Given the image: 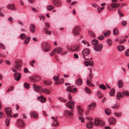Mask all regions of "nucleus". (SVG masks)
I'll return each mask as SVG.
<instances>
[{
  "label": "nucleus",
  "instance_id": "1",
  "mask_svg": "<svg viewBox=\"0 0 129 129\" xmlns=\"http://www.w3.org/2000/svg\"><path fill=\"white\" fill-rule=\"evenodd\" d=\"M125 95L126 96H129V92L126 91H123L122 92H118L116 94V98L117 100H119L120 98L124 97Z\"/></svg>",
  "mask_w": 129,
  "mask_h": 129
},
{
  "label": "nucleus",
  "instance_id": "2",
  "mask_svg": "<svg viewBox=\"0 0 129 129\" xmlns=\"http://www.w3.org/2000/svg\"><path fill=\"white\" fill-rule=\"evenodd\" d=\"M19 60L18 59H16L15 61L16 65L14 67V68L12 69V71L14 72H16L19 70L21 67V64L20 63Z\"/></svg>",
  "mask_w": 129,
  "mask_h": 129
},
{
  "label": "nucleus",
  "instance_id": "3",
  "mask_svg": "<svg viewBox=\"0 0 129 129\" xmlns=\"http://www.w3.org/2000/svg\"><path fill=\"white\" fill-rule=\"evenodd\" d=\"M82 54L83 57L85 60H87L89 59L88 55L89 54V49L87 48H85L83 50Z\"/></svg>",
  "mask_w": 129,
  "mask_h": 129
},
{
  "label": "nucleus",
  "instance_id": "4",
  "mask_svg": "<svg viewBox=\"0 0 129 129\" xmlns=\"http://www.w3.org/2000/svg\"><path fill=\"white\" fill-rule=\"evenodd\" d=\"M94 125L95 126L99 125L102 126L105 125V123L102 121H100L98 118H96L94 120Z\"/></svg>",
  "mask_w": 129,
  "mask_h": 129
},
{
  "label": "nucleus",
  "instance_id": "5",
  "mask_svg": "<svg viewBox=\"0 0 129 129\" xmlns=\"http://www.w3.org/2000/svg\"><path fill=\"white\" fill-rule=\"evenodd\" d=\"M103 48V45L100 44L95 45L94 47V49L95 51L100 52L102 51Z\"/></svg>",
  "mask_w": 129,
  "mask_h": 129
},
{
  "label": "nucleus",
  "instance_id": "6",
  "mask_svg": "<svg viewBox=\"0 0 129 129\" xmlns=\"http://www.w3.org/2000/svg\"><path fill=\"white\" fill-rule=\"evenodd\" d=\"M81 30V28L79 26H76L73 29L72 32L73 35L77 36L79 35L78 32Z\"/></svg>",
  "mask_w": 129,
  "mask_h": 129
},
{
  "label": "nucleus",
  "instance_id": "7",
  "mask_svg": "<svg viewBox=\"0 0 129 129\" xmlns=\"http://www.w3.org/2000/svg\"><path fill=\"white\" fill-rule=\"evenodd\" d=\"M70 49L72 52H76L79 51L80 48L78 46L74 45L71 46Z\"/></svg>",
  "mask_w": 129,
  "mask_h": 129
},
{
  "label": "nucleus",
  "instance_id": "8",
  "mask_svg": "<svg viewBox=\"0 0 129 129\" xmlns=\"http://www.w3.org/2000/svg\"><path fill=\"white\" fill-rule=\"evenodd\" d=\"M64 115L67 117H71L74 114L73 110L72 109L70 111L67 110H65L64 112Z\"/></svg>",
  "mask_w": 129,
  "mask_h": 129
},
{
  "label": "nucleus",
  "instance_id": "9",
  "mask_svg": "<svg viewBox=\"0 0 129 129\" xmlns=\"http://www.w3.org/2000/svg\"><path fill=\"white\" fill-rule=\"evenodd\" d=\"M41 78L39 76L35 75L33 77H31L30 78V80L32 82H37L40 80Z\"/></svg>",
  "mask_w": 129,
  "mask_h": 129
},
{
  "label": "nucleus",
  "instance_id": "10",
  "mask_svg": "<svg viewBox=\"0 0 129 129\" xmlns=\"http://www.w3.org/2000/svg\"><path fill=\"white\" fill-rule=\"evenodd\" d=\"M5 111L6 114L8 116H9L11 117H12V110L9 107H7L5 109Z\"/></svg>",
  "mask_w": 129,
  "mask_h": 129
},
{
  "label": "nucleus",
  "instance_id": "11",
  "mask_svg": "<svg viewBox=\"0 0 129 129\" xmlns=\"http://www.w3.org/2000/svg\"><path fill=\"white\" fill-rule=\"evenodd\" d=\"M42 48L43 51H49V49H48L49 47V45L46 43H43L42 45Z\"/></svg>",
  "mask_w": 129,
  "mask_h": 129
},
{
  "label": "nucleus",
  "instance_id": "12",
  "mask_svg": "<svg viewBox=\"0 0 129 129\" xmlns=\"http://www.w3.org/2000/svg\"><path fill=\"white\" fill-rule=\"evenodd\" d=\"M52 3L54 6L59 7L61 5V3L59 0H52Z\"/></svg>",
  "mask_w": 129,
  "mask_h": 129
},
{
  "label": "nucleus",
  "instance_id": "13",
  "mask_svg": "<svg viewBox=\"0 0 129 129\" xmlns=\"http://www.w3.org/2000/svg\"><path fill=\"white\" fill-rule=\"evenodd\" d=\"M16 124L17 126L20 127H23L24 126L23 121L21 119H18L17 120Z\"/></svg>",
  "mask_w": 129,
  "mask_h": 129
},
{
  "label": "nucleus",
  "instance_id": "14",
  "mask_svg": "<svg viewBox=\"0 0 129 129\" xmlns=\"http://www.w3.org/2000/svg\"><path fill=\"white\" fill-rule=\"evenodd\" d=\"M21 77V75L18 73H16L14 74V79L17 81H19Z\"/></svg>",
  "mask_w": 129,
  "mask_h": 129
},
{
  "label": "nucleus",
  "instance_id": "15",
  "mask_svg": "<svg viewBox=\"0 0 129 129\" xmlns=\"http://www.w3.org/2000/svg\"><path fill=\"white\" fill-rule=\"evenodd\" d=\"M113 3H112L111 6L112 8H117L120 6V4H118L117 3H114V2H117V0H112Z\"/></svg>",
  "mask_w": 129,
  "mask_h": 129
},
{
  "label": "nucleus",
  "instance_id": "16",
  "mask_svg": "<svg viewBox=\"0 0 129 129\" xmlns=\"http://www.w3.org/2000/svg\"><path fill=\"white\" fill-rule=\"evenodd\" d=\"M30 115L31 117L35 119H37L39 117L38 115L35 111L31 112Z\"/></svg>",
  "mask_w": 129,
  "mask_h": 129
},
{
  "label": "nucleus",
  "instance_id": "17",
  "mask_svg": "<svg viewBox=\"0 0 129 129\" xmlns=\"http://www.w3.org/2000/svg\"><path fill=\"white\" fill-rule=\"evenodd\" d=\"M96 103L94 102H92L90 105H89V110H93L96 107Z\"/></svg>",
  "mask_w": 129,
  "mask_h": 129
},
{
  "label": "nucleus",
  "instance_id": "18",
  "mask_svg": "<svg viewBox=\"0 0 129 129\" xmlns=\"http://www.w3.org/2000/svg\"><path fill=\"white\" fill-rule=\"evenodd\" d=\"M38 99L42 103L45 102L46 101V99L44 98L42 95L40 96H38Z\"/></svg>",
  "mask_w": 129,
  "mask_h": 129
},
{
  "label": "nucleus",
  "instance_id": "19",
  "mask_svg": "<svg viewBox=\"0 0 129 129\" xmlns=\"http://www.w3.org/2000/svg\"><path fill=\"white\" fill-rule=\"evenodd\" d=\"M108 122L110 123V124H114L116 122V119L113 117H110L108 119Z\"/></svg>",
  "mask_w": 129,
  "mask_h": 129
},
{
  "label": "nucleus",
  "instance_id": "20",
  "mask_svg": "<svg viewBox=\"0 0 129 129\" xmlns=\"http://www.w3.org/2000/svg\"><path fill=\"white\" fill-rule=\"evenodd\" d=\"M74 104L75 103L73 101H68V102L67 103H66V106L67 107L69 108L70 109H72L73 106L70 105L69 104L71 105H74Z\"/></svg>",
  "mask_w": 129,
  "mask_h": 129
},
{
  "label": "nucleus",
  "instance_id": "21",
  "mask_svg": "<svg viewBox=\"0 0 129 129\" xmlns=\"http://www.w3.org/2000/svg\"><path fill=\"white\" fill-rule=\"evenodd\" d=\"M35 25L33 24H31L29 26V29L32 33H34L35 31Z\"/></svg>",
  "mask_w": 129,
  "mask_h": 129
},
{
  "label": "nucleus",
  "instance_id": "22",
  "mask_svg": "<svg viewBox=\"0 0 129 129\" xmlns=\"http://www.w3.org/2000/svg\"><path fill=\"white\" fill-rule=\"evenodd\" d=\"M33 88L36 91H39L40 90H41L42 89L41 87L36 85L35 84H34L33 85Z\"/></svg>",
  "mask_w": 129,
  "mask_h": 129
},
{
  "label": "nucleus",
  "instance_id": "23",
  "mask_svg": "<svg viewBox=\"0 0 129 129\" xmlns=\"http://www.w3.org/2000/svg\"><path fill=\"white\" fill-rule=\"evenodd\" d=\"M41 90L43 92L47 94H50L51 92L50 90L47 88H43Z\"/></svg>",
  "mask_w": 129,
  "mask_h": 129
},
{
  "label": "nucleus",
  "instance_id": "24",
  "mask_svg": "<svg viewBox=\"0 0 129 129\" xmlns=\"http://www.w3.org/2000/svg\"><path fill=\"white\" fill-rule=\"evenodd\" d=\"M77 108L78 110V112L79 115L81 116L83 115V111L82 108L79 106L77 107Z\"/></svg>",
  "mask_w": 129,
  "mask_h": 129
},
{
  "label": "nucleus",
  "instance_id": "25",
  "mask_svg": "<svg viewBox=\"0 0 129 129\" xmlns=\"http://www.w3.org/2000/svg\"><path fill=\"white\" fill-rule=\"evenodd\" d=\"M55 50L56 52L57 53H60L63 50L62 48L60 47H58L54 49Z\"/></svg>",
  "mask_w": 129,
  "mask_h": 129
},
{
  "label": "nucleus",
  "instance_id": "26",
  "mask_svg": "<svg viewBox=\"0 0 129 129\" xmlns=\"http://www.w3.org/2000/svg\"><path fill=\"white\" fill-rule=\"evenodd\" d=\"M82 82V80L80 78L78 79L76 81V84L79 86L81 85Z\"/></svg>",
  "mask_w": 129,
  "mask_h": 129
},
{
  "label": "nucleus",
  "instance_id": "27",
  "mask_svg": "<svg viewBox=\"0 0 129 129\" xmlns=\"http://www.w3.org/2000/svg\"><path fill=\"white\" fill-rule=\"evenodd\" d=\"M118 85L119 88L122 87L123 86V84L121 80H119L118 82Z\"/></svg>",
  "mask_w": 129,
  "mask_h": 129
},
{
  "label": "nucleus",
  "instance_id": "28",
  "mask_svg": "<svg viewBox=\"0 0 129 129\" xmlns=\"http://www.w3.org/2000/svg\"><path fill=\"white\" fill-rule=\"evenodd\" d=\"M108 46L110 47L112 46V42L110 39H107L106 41Z\"/></svg>",
  "mask_w": 129,
  "mask_h": 129
},
{
  "label": "nucleus",
  "instance_id": "29",
  "mask_svg": "<svg viewBox=\"0 0 129 129\" xmlns=\"http://www.w3.org/2000/svg\"><path fill=\"white\" fill-rule=\"evenodd\" d=\"M7 8L9 10H14V4H13L9 5L7 7Z\"/></svg>",
  "mask_w": 129,
  "mask_h": 129
},
{
  "label": "nucleus",
  "instance_id": "30",
  "mask_svg": "<svg viewBox=\"0 0 129 129\" xmlns=\"http://www.w3.org/2000/svg\"><path fill=\"white\" fill-rule=\"evenodd\" d=\"M89 69H90V70L89 71V78H90V79H92L93 76V74L92 72V68H89Z\"/></svg>",
  "mask_w": 129,
  "mask_h": 129
},
{
  "label": "nucleus",
  "instance_id": "31",
  "mask_svg": "<svg viewBox=\"0 0 129 129\" xmlns=\"http://www.w3.org/2000/svg\"><path fill=\"white\" fill-rule=\"evenodd\" d=\"M93 119L92 118L89 117V128L92 127L93 126V123L91 121Z\"/></svg>",
  "mask_w": 129,
  "mask_h": 129
},
{
  "label": "nucleus",
  "instance_id": "32",
  "mask_svg": "<svg viewBox=\"0 0 129 129\" xmlns=\"http://www.w3.org/2000/svg\"><path fill=\"white\" fill-rule=\"evenodd\" d=\"M54 8V7L53 6L50 5L47 6L46 7V9L48 11H50L52 10Z\"/></svg>",
  "mask_w": 129,
  "mask_h": 129
},
{
  "label": "nucleus",
  "instance_id": "33",
  "mask_svg": "<svg viewBox=\"0 0 129 129\" xmlns=\"http://www.w3.org/2000/svg\"><path fill=\"white\" fill-rule=\"evenodd\" d=\"M115 91L114 89H111L109 92L110 95L111 96H113L115 94Z\"/></svg>",
  "mask_w": 129,
  "mask_h": 129
},
{
  "label": "nucleus",
  "instance_id": "34",
  "mask_svg": "<svg viewBox=\"0 0 129 129\" xmlns=\"http://www.w3.org/2000/svg\"><path fill=\"white\" fill-rule=\"evenodd\" d=\"M113 33L114 35H118L119 34L118 29L116 28H114L113 30Z\"/></svg>",
  "mask_w": 129,
  "mask_h": 129
},
{
  "label": "nucleus",
  "instance_id": "35",
  "mask_svg": "<svg viewBox=\"0 0 129 129\" xmlns=\"http://www.w3.org/2000/svg\"><path fill=\"white\" fill-rule=\"evenodd\" d=\"M54 121L52 123V125L53 126H56L58 125V123L56 119L53 120Z\"/></svg>",
  "mask_w": 129,
  "mask_h": 129
},
{
  "label": "nucleus",
  "instance_id": "36",
  "mask_svg": "<svg viewBox=\"0 0 129 129\" xmlns=\"http://www.w3.org/2000/svg\"><path fill=\"white\" fill-rule=\"evenodd\" d=\"M92 59L91 57L89 59V66L92 67L94 66V63L93 61L91 60Z\"/></svg>",
  "mask_w": 129,
  "mask_h": 129
},
{
  "label": "nucleus",
  "instance_id": "37",
  "mask_svg": "<svg viewBox=\"0 0 129 129\" xmlns=\"http://www.w3.org/2000/svg\"><path fill=\"white\" fill-rule=\"evenodd\" d=\"M30 40L29 37H27L24 41V43L25 44H28Z\"/></svg>",
  "mask_w": 129,
  "mask_h": 129
},
{
  "label": "nucleus",
  "instance_id": "38",
  "mask_svg": "<svg viewBox=\"0 0 129 129\" xmlns=\"http://www.w3.org/2000/svg\"><path fill=\"white\" fill-rule=\"evenodd\" d=\"M73 87L71 86H68L66 89V91L72 92L73 90Z\"/></svg>",
  "mask_w": 129,
  "mask_h": 129
},
{
  "label": "nucleus",
  "instance_id": "39",
  "mask_svg": "<svg viewBox=\"0 0 129 129\" xmlns=\"http://www.w3.org/2000/svg\"><path fill=\"white\" fill-rule=\"evenodd\" d=\"M98 97L99 98H101L103 97L102 93L100 91H98L97 93Z\"/></svg>",
  "mask_w": 129,
  "mask_h": 129
},
{
  "label": "nucleus",
  "instance_id": "40",
  "mask_svg": "<svg viewBox=\"0 0 129 129\" xmlns=\"http://www.w3.org/2000/svg\"><path fill=\"white\" fill-rule=\"evenodd\" d=\"M117 48L119 51H121L124 49V47L122 45H120L118 46Z\"/></svg>",
  "mask_w": 129,
  "mask_h": 129
},
{
  "label": "nucleus",
  "instance_id": "41",
  "mask_svg": "<svg viewBox=\"0 0 129 129\" xmlns=\"http://www.w3.org/2000/svg\"><path fill=\"white\" fill-rule=\"evenodd\" d=\"M105 112L108 115H110L111 113V110L108 108L105 109Z\"/></svg>",
  "mask_w": 129,
  "mask_h": 129
},
{
  "label": "nucleus",
  "instance_id": "42",
  "mask_svg": "<svg viewBox=\"0 0 129 129\" xmlns=\"http://www.w3.org/2000/svg\"><path fill=\"white\" fill-rule=\"evenodd\" d=\"M10 118L9 117L7 118L5 120V123L6 125L8 126L10 123Z\"/></svg>",
  "mask_w": 129,
  "mask_h": 129
},
{
  "label": "nucleus",
  "instance_id": "43",
  "mask_svg": "<svg viewBox=\"0 0 129 129\" xmlns=\"http://www.w3.org/2000/svg\"><path fill=\"white\" fill-rule=\"evenodd\" d=\"M91 43L93 45H96L98 44V42L96 39H94L91 41Z\"/></svg>",
  "mask_w": 129,
  "mask_h": 129
},
{
  "label": "nucleus",
  "instance_id": "44",
  "mask_svg": "<svg viewBox=\"0 0 129 129\" xmlns=\"http://www.w3.org/2000/svg\"><path fill=\"white\" fill-rule=\"evenodd\" d=\"M99 87L100 88L102 89L103 90H105L106 89V87L105 86L102 84L99 85Z\"/></svg>",
  "mask_w": 129,
  "mask_h": 129
},
{
  "label": "nucleus",
  "instance_id": "45",
  "mask_svg": "<svg viewBox=\"0 0 129 129\" xmlns=\"http://www.w3.org/2000/svg\"><path fill=\"white\" fill-rule=\"evenodd\" d=\"M30 85L26 82L24 84V86L25 88L26 89H28L29 88Z\"/></svg>",
  "mask_w": 129,
  "mask_h": 129
},
{
  "label": "nucleus",
  "instance_id": "46",
  "mask_svg": "<svg viewBox=\"0 0 129 129\" xmlns=\"http://www.w3.org/2000/svg\"><path fill=\"white\" fill-rule=\"evenodd\" d=\"M26 37V36L24 34H22L20 36V38L22 40L24 39Z\"/></svg>",
  "mask_w": 129,
  "mask_h": 129
},
{
  "label": "nucleus",
  "instance_id": "47",
  "mask_svg": "<svg viewBox=\"0 0 129 129\" xmlns=\"http://www.w3.org/2000/svg\"><path fill=\"white\" fill-rule=\"evenodd\" d=\"M118 12L119 14V16L120 17H122L123 15V13L121 12L120 9H118Z\"/></svg>",
  "mask_w": 129,
  "mask_h": 129
},
{
  "label": "nucleus",
  "instance_id": "48",
  "mask_svg": "<svg viewBox=\"0 0 129 129\" xmlns=\"http://www.w3.org/2000/svg\"><path fill=\"white\" fill-rule=\"evenodd\" d=\"M44 30L46 34L49 35H50L51 34L50 31H48L46 28H44Z\"/></svg>",
  "mask_w": 129,
  "mask_h": 129
},
{
  "label": "nucleus",
  "instance_id": "49",
  "mask_svg": "<svg viewBox=\"0 0 129 129\" xmlns=\"http://www.w3.org/2000/svg\"><path fill=\"white\" fill-rule=\"evenodd\" d=\"M44 84L46 85H49L51 84V82L49 81H44Z\"/></svg>",
  "mask_w": 129,
  "mask_h": 129
},
{
  "label": "nucleus",
  "instance_id": "50",
  "mask_svg": "<svg viewBox=\"0 0 129 129\" xmlns=\"http://www.w3.org/2000/svg\"><path fill=\"white\" fill-rule=\"evenodd\" d=\"M110 30H108L106 33H104V35L105 36H108L110 34Z\"/></svg>",
  "mask_w": 129,
  "mask_h": 129
},
{
  "label": "nucleus",
  "instance_id": "51",
  "mask_svg": "<svg viewBox=\"0 0 129 129\" xmlns=\"http://www.w3.org/2000/svg\"><path fill=\"white\" fill-rule=\"evenodd\" d=\"M115 115L117 117H120L122 115V113H117L115 112L114 113Z\"/></svg>",
  "mask_w": 129,
  "mask_h": 129
},
{
  "label": "nucleus",
  "instance_id": "52",
  "mask_svg": "<svg viewBox=\"0 0 129 129\" xmlns=\"http://www.w3.org/2000/svg\"><path fill=\"white\" fill-rule=\"evenodd\" d=\"M104 7L100 8L99 7L97 9V10L99 13H100L104 9Z\"/></svg>",
  "mask_w": 129,
  "mask_h": 129
},
{
  "label": "nucleus",
  "instance_id": "53",
  "mask_svg": "<svg viewBox=\"0 0 129 129\" xmlns=\"http://www.w3.org/2000/svg\"><path fill=\"white\" fill-rule=\"evenodd\" d=\"M119 105L118 104H116L114 105L112 107V108L114 109H116L118 108Z\"/></svg>",
  "mask_w": 129,
  "mask_h": 129
},
{
  "label": "nucleus",
  "instance_id": "54",
  "mask_svg": "<svg viewBox=\"0 0 129 129\" xmlns=\"http://www.w3.org/2000/svg\"><path fill=\"white\" fill-rule=\"evenodd\" d=\"M79 119L81 120V122H84V118L82 116H82H79Z\"/></svg>",
  "mask_w": 129,
  "mask_h": 129
},
{
  "label": "nucleus",
  "instance_id": "55",
  "mask_svg": "<svg viewBox=\"0 0 129 129\" xmlns=\"http://www.w3.org/2000/svg\"><path fill=\"white\" fill-rule=\"evenodd\" d=\"M59 76H55L53 77V79L54 81H57L58 80L59 78Z\"/></svg>",
  "mask_w": 129,
  "mask_h": 129
},
{
  "label": "nucleus",
  "instance_id": "56",
  "mask_svg": "<svg viewBox=\"0 0 129 129\" xmlns=\"http://www.w3.org/2000/svg\"><path fill=\"white\" fill-rule=\"evenodd\" d=\"M81 42L83 43L84 44H87V46H89V43L86 40H83L81 41Z\"/></svg>",
  "mask_w": 129,
  "mask_h": 129
},
{
  "label": "nucleus",
  "instance_id": "57",
  "mask_svg": "<svg viewBox=\"0 0 129 129\" xmlns=\"http://www.w3.org/2000/svg\"><path fill=\"white\" fill-rule=\"evenodd\" d=\"M91 79H90V78H89V87H92L94 86V85L92 84L91 81Z\"/></svg>",
  "mask_w": 129,
  "mask_h": 129
},
{
  "label": "nucleus",
  "instance_id": "58",
  "mask_svg": "<svg viewBox=\"0 0 129 129\" xmlns=\"http://www.w3.org/2000/svg\"><path fill=\"white\" fill-rule=\"evenodd\" d=\"M58 99L60 101L63 102H66L67 101L66 100L62 98H59Z\"/></svg>",
  "mask_w": 129,
  "mask_h": 129
},
{
  "label": "nucleus",
  "instance_id": "59",
  "mask_svg": "<svg viewBox=\"0 0 129 129\" xmlns=\"http://www.w3.org/2000/svg\"><path fill=\"white\" fill-rule=\"evenodd\" d=\"M78 91V90L76 87H75L73 89V90L72 91V93H76Z\"/></svg>",
  "mask_w": 129,
  "mask_h": 129
},
{
  "label": "nucleus",
  "instance_id": "60",
  "mask_svg": "<svg viewBox=\"0 0 129 129\" xmlns=\"http://www.w3.org/2000/svg\"><path fill=\"white\" fill-rule=\"evenodd\" d=\"M56 52L55 50L54 49L50 53V55L51 56H52L54 54L55 52Z\"/></svg>",
  "mask_w": 129,
  "mask_h": 129
},
{
  "label": "nucleus",
  "instance_id": "61",
  "mask_svg": "<svg viewBox=\"0 0 129 129\" xmlns=\"http://www.w3.org/2000/svg\"><path fill=\"white\" fill-rule=\"evenodd\" d=\"M14 89V87L13 86H11L8 89V90L7 91V92H9L10 91H11L13 90Z\"/></svg>",
  "mask_w": 129,
  "mask_h": 129
},
{
  "label": "nucleus",
  "instance_id": "62",
  "mask_svg": "<svg viewBox=\"0 0 129 129\" xmlns=\"http://www.w3.org/2000/svg\"><path fill=\"white\" fill-rule=\"evenodd\" d=\"M104 36L103 35H102L100 36L98 38V39L100 40H102L104 39Z\"/></svg>",
  "mask_w": 129,
  "mask_h": 129
},
{
  "label": "nucleus",
  "instance_id": "63",
  "mask_svg": "<svg viewBox=\"0 0 129 129\" xmlns=\"http://www.w3.org/2000/svg\"><path fill=\"white\" fill-rule=\"evenodd\" d=\"M84 90L86 93L88 94H89V89L88 87H85L84 89Z\"/></svg>",
  "mask_w": 129,
  "mask_h": 129
},
{
  "label": "nucleus",
  "instance_id": "64",
  "mask_svg": "<svg viewBox=\"0 0 129 129\" xmlns=\"http://www.w3.org/2000/svg\"><path fill=\"white\" fill-rule=\"evenodd\" d=\"M125 55L126 56H129V49L127 50L125 52Z\"/></svg>",
  "mask_w": 129,
  "mask_h": 129
}]
</instances>
